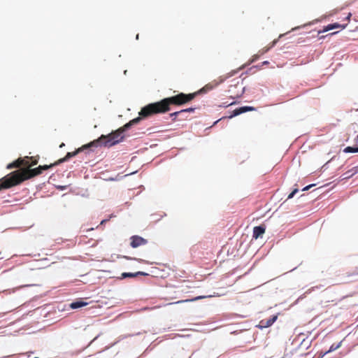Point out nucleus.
Returning a JSON list of instances; mask_svg holds the SVG:
<instances>
[{
	"label": "nucleus",
	"mask_w": 358,
	"mask_h": 358,
	"mask_svg": "<svg viewBox=\"0 0 358 358\" xmlns=\"http://www.w3.org/2000/svg\"><path fill=\"white\" fill-rule=\"evenodd\" d=\"M355 274L358 275V271H357V272H356Z\"/></svg>",
	"instance_id": "obj_33"
},
{
	"label": "nucleus",
	"mask_w": 358,
	"mask_h": 358,
	"mask_svg": "<svg viewBox=\"0 0 358 358\" xmlns=\"http://www.w3.org/2000/svg\"><path fill=\"white\" fill-rule=\"evenodd\" d=\"M278 315H274L268 319H264L260 320L257 327L261 329L271 327L278 319Z\"/></svg>",
	"instance_id": "obj_8"
},
{
	"label": "nucleus",
	"mask_w": 358,
	"mask_h": 358,
	"mask_svg": "<svg viewBox=\"0 0 358 358\" xmlns=\"http://www.w3.org/2000/svg\"><path fill=\"white\" fill-rule=\"evenodd\" d=\"M194 110H195V108H188L186 109L181 110L180 111L172 113L170 114V117L178 116L180 115H185L187 113L194 112Z\"/></svg>",
	"instance_id": "obj_14"
},
{
	"label": "nucleus",
	"mask_w": 358,
	"mask_h": 358,
	"mask_svg": "<svg viewBox=\"0 0 358 358\" xmlns=\"http://www.w3.org/2000/svg\"><path fill=\"white\" fill-rule=\"evenodd\" d=\"M41 173L40 166L35 169H21L2 178L3 185L1 187L8 189Z\"/></svg>",
	"instance_id": "obj_4"
},
{
	"label": "nucleus",
	"mask_w": 358,
	"mask_h": 358,
	"mask_svg": "<svg viewBox=\"0 0 358 358\" xmlns=\"http://www.w3.org/2000/svg\"><path fill=\"white\" fill-rule=\"evenodd\" d=\"M130 241H131L130 245L133 248H136L146 245L148 243V241L146 239L142 238L141 236H137V235L132 236L130 238Z\"/></svg>",
	"instance_id": "obj_7"
},
{
	"label": "nucleus",
	"mask_w": 358,
	"mask_h": 358,
	"mask_svg": "<svg viewBox=\"0 0 358 358\" xmlns=\"http://www.w3.org/2000/svg\"><path fill=\"white\" fill-rule=\"evenodd\" d=\"M265 232V227L264 226L255 227L253 229L252 237L255 239L263 235Z\"/></svg>",
	"instance_id": "obj_11"
},
{
	"label": "nucleus",
	"mask_w": 358,
	"mask_h": 358,
	"mask_svg": "<svg viewBox=\"0 0 358 358\" xmlns=\"http://www.w3.org/2000/svg\"><path fill=\"white\" fill-rule=\"evenodd\" d=\"M358 173V166L353 167L343 174V179H348Z\"/></svg>",
	"instance_id": "obj_13"
},
{
	"label": "nucleus",
	"mask_w": 358,
	"mask_h": 358,
	"mask_svg": "<svg viewBox=\"0 0 358 358\" xmlns=\"http://www.w3.org/2000/svg\"><path fill=\"white\" fill-rule=\"evenodd\" d=\"M236 71H232L227 75L221 76L216 79L209 82L199 91L185 94L178 93L176 95L164 98L159 101L149 103L143 107L140 111V115L144 117H148L153 115L165 113L171 110V106H182L192 101L198 94L206 93L213 90L218 85L224 83L228 78L232 76Z\"/></svg>",
	"instance_id": "obj_2"
},
{
	"label": "nucleus",
	"mask_w": 358,
	"mask_h": 358,
	"mask_svg": "<svg viewBox=\"0 0 358 358\" xmlns=\"http://www.w3.org/2000/svg\"><path fill=\"white\" fill-rule=\"evenodd\" d=\"M139 38V36H138V34L136 35V39H138Z\"/></svg>",
	"instance_id": "obj_32"
},
{
	"label": "nucleus",
	"mask_w": 358,
	"mask_h": 358,
	"mask_svg": "<svg viewBox=\"0 0 358 358\" xmlns=\"http://www.w3.org/2000/svg\"><path fill=\"white\" fill-rule=\"evenodd\" d=\"M258 58H259V55H253V56H252V59H251V60H250V63L254 62H255V61H256Z\"/></svg>",
	"instance_id": "obj_24"
},
{
	"label": "nucleus",
	"mask_w": 358,
	"mask_h": 358,
	"mask_svg": "<svg viewBox=\"0 0 358 358\" xmlns=\"http://www.w3.org/2000/svg\"><path fill=\"white\" fill-rule=\"evenodd\" d=\"M340 27H341L342 29H344L345 27V26H342L338 23L331 24H329L327 27H325L322 31H320L318 33L320 34L322 32H326L329 30L336 29V28H340Z\"/></svg>",
	"instance_id": "obj_12"
},
{
	"label": "nucleus",
	"mask_w": 358,
	"mask_h": 358,
	"mask_svg": "<svg viewBox=\"0 0 358 358\" xmlns=\"http://www.w3.org/2000/svg\"><path fill=\"white\" fill-rule=\"evenodd\" d=\"M357 139H358V135H357Z\"/></svg>",
	"instance_id": "obj_34"
},
{
	"label": "nucleus",
	"mask_w": 358,
	"mask_h": 358,
	"mask_svg": "<svg viewBox=\"0 0 358 358\" xmlns=\"http://www.w3.org/2000/svg\"><path fill=\"white\" fill-rule=\"evenodd\" d=\"M342 342H343V341H341V342H339L338 344H335V343L332 344V345L330 346V348H329V350H327V351L326 352V353H330V352H333V351H335V350H336L337 349L340 348L341 347V345H342Z\"/></svg>",
	"instance_id": "obj_18"
},
{
	"label": "nucleus",
	"mask_w": 358,
	"mask_h": 358,
	"mask_svg": "<svg viewBox=\"0 0 358 358\" xmlns=\"http://www.w3.org/2000/svg\"><path fill=\"white\" fill-rule=\"evenodd\" d=\"M236 71H232L227 75L221 76L216 79L209 82L199 91L185 94L178 93L176 95L164 98L159 101L149 103L143 107L140 111V115L144 117H148L153 115L165 113L171 110V106H182L192 101L198 94L206 93L213 90L218 85L224 83L228 78L232 76Z\"/></svg>",
	"instance_id": "obj_1"
},
{
	"label": "nucleus",
	"mask_w": 358,
	"mask_h": 358,
	"mask_svg": "<svg viewBox=\"0 0 358 358\" xmlns=\"http://www.w3.org/2000/svg\"><path fill=\"white\" fill-rule=\"evenodd\" d=\"M86 305H87V302H84L82 301H78L71 303L70 305V307L73 309H76V308L83 307Z\"/></svg>",
	"instance_id": "obj_17"
},
{
	"label": "nucleus",
	"mask_w": 358,
	"mask_h": 358,
	"mask_svg": "<svg viewBox=\"0 0 358 358\" xmlns=\"http://www.w3.org/2000/svg\"><path fill=\"white\" fill-rule=\"evenodd\" d=\"M315 185L314 184H312V185H308L306 187H305L302 191H306V190H308L311 187L314 186Z\"/></svg>",
	"instance_id": "obj_25"
},
{
	"label": "nucleus",
	"mask_w": 358,
	"mask_h": 358,
	"mask_svg": "<svg viewBox=\"0 0 358 358\" xmlns=\"http://www.w3.org/2000/svg\"><path fill=\"white\" fill-rule=\"evenodd\" d=\"M124 258L127 259H130L131 258L128 257H126L124 256Z\"/></svg>",
	"instance_id": "obj_31"
},
{
	"label": "nucleus",
	"mask_w": 358,
	"mask_h": 358,
	"mask_svg": "<svg viewBox=\"0 0 358 358\" xmlns=\"http://www.w3.org/2000/svg\"><path fill=\"white\" fill-rule=\"evenodd\" d=\"M327 353H326V352H320L319 353V357L318 358H323Z\"/></svg>",
	"instance_id": "obj_26"
},
{
	"label": "nucleus",
	"mask_w": 358,
	"mask_h": 358,
	"mask_svg": "<svg viewBox=\"0 0 358 358\" xmlns=\"http://www.w3.org/2000/svg\"><path fill=\"white\" fill-rule=\"evenodd\" d=\"M139 275H147L148 273L142 272V271H138L136 273H123L122 274V276L123 278H134V277H136Z\"/></svg>",
	"instance_id": "obj_15"
},
{
	"label": "nucleus",
	"mask_w": 358,
	"mask_h": 358,
	"mask_svg": "<svg viewBox=\"0 0 358 358\" xmlns=\"http://www.w3.org/2000/svg\"><path fill=\"white\" fill-rule=\"evenodd\" d=\"M172 117V121H173V122H176V121H177V120H178V119H177L178 116H173V117Z\"/></svg>",
	"instance_id": "obj_28"
},
{
	"label": "nucleus",
	"mask_w": 358,
	"mask_h": 358,
	"mask_svg": "<svg viewBox=\"0 0 358 358\" xmlns=\"http://www.w3.org/2000/svg\"><path fill=\"white\" fill-rule=\"evenodd\" d=\"M30 160H31V162H30V167L37 164V163H38V160L34 159L33 157H29V161Z\"/></svg>",
	"instance_id": "obj_23"
},
{
	"label": "nucleus",
	"mask_w": 358,
	"mask_h": 358,
	"mask_svg": "<svg viewBox=\"0 0 358 358\" xmlns=\"http://www.w3.org/2000/svg\"><path fill=\"white\" fill-rule=\"evenodd\" d=\"M255 110V108L252 106H242V107L235 109L233 112V115H231L230 117L238 115L240 114H242L243 113H246L248 111H253Z\"/></svg>",
	"instance_id": "obj_10"
},
{
	"label": "nucleus",
	"mask_w": 358,
	"mask_h": 358,
	"mask_svg": "<svg viewBox=\"0 0 358 358\" xmlns=\"http://www.w3.org/2000/svg\"><path fill=\"white\" fill-rule=\"evenodd\" d=\"M299 192V189L297 188H295L287 196L288 199H290L294 197L295 194H296Z\"/></svg>",
	"instance_id": "obj_22"
},
{
	"label": "nucleus",
	"mask_w": 358,
	"mask_h": 358,
	"mask_svg": "<svg viewBox=\"0 0 358 358\" xmlns=\"http://www.w3.org/2000/svg\"><path fill=\"white\" fill-rule=\"evenodd\" d=\"M204 298H206V296H199L195 297L193 299L180 300L177 302H175L174 303H181L187 302V301H196V300L204 299Z\"/></svg>",
	"instance_id": "obj_20"
},
{
	"label": "nucleus",
	"mask_w": 358,
	"mask_h": 358,
	"mask_svg": "<svg viewBox=\"0 0 358 358\" xmlns=\"http://www.w3.org/2000/svg\"><path fill=\"white\" fill-rule=\"evenodd\" d=\"M344 152L348 153V152H358V147L354 148L348 146L343 150Z\"/></svg>",
	"instance_id": "obj_19"
},
{
	"label": "nucleus",
	"mask_w": 358,
	"mask_h": 358,
	"mask_svg": "<svg viewBox=\"0 0 358 358\" xmlns=\"http://www.w3.org/2000/svg\"><path fill=\"white\" fill-rule=\"evenodd\" d=\"M59 164H57V162L53 163V164H51L50 165H43V166H40V169H41V171H46L48 169H49L51 167H53L56 165H58Z\"/></svg>",
	"instance_id": "obj_21"
},
{
	"label": "nucleus",
	"mask_w": 358,
	"mask_h": 358,
	"mask_svg": "<svg viewBox=\"0 0 358 358\" xmlns=\"http://www.w3.org/2000/svg\"><path fill=\"white\" fill-rule=\"evenodd\" d=\"M351 15H351V13H349V14H348V17H347V19H348V20H350V18Z\"/></svg>",
	"instance_id": "obj_29"
},
{
	"label": "nucleus",
	"mask_w": 358,
	"mask_h": 358,
	"mask_svg": "<svg viewBox=\"0 0 358 358\" xmlns=\"http://www.w3.org/2000/svg\"><path fill=\"white\" fill-rule=\"evenodd\" d=\"M263 64H268V62H267V61L264 62H263Z\"/></svg>",
	"instance_id": "obj_30"
},
{
	"label": "nucleus",
	"mask_w": 358,
	"mask_h": 358,
	"mask_svg": "<svg viewBox=\"0 0 358 358\" xmlns=\"http://www.w3.org/2000/svg\"><path fill=\"white\" fill-rule=\"evenodd\" d=\"M3 180H2V178H1V179H0V190H2V189H6V187H1V186L3 185Z\"/></svg>",
	"instance_id": "obj_27"
},
{
	"label": "nucleus",
	"mask_w": 358,
	"mask_h": 358,
	"mask_svg": "<svg viewBox=\"0 0 358 358\" xmlns=\"http://www.w3.org/2000/svg\"><path fill=\"white\" fill-rule=\"evenodd\" d=\"M140 117L134 118L129 121L128 123L124 124L122 127L118 129L115 131L111 132L108 135H101L98 139L93 141L92 142L85 145L86 147H98L101 145H103L105 147H111L116 143L120 142L123 139L122 134L127 129H129L131 126L138 124L142 118H145L142 117L139 114Z\"/></svg>",
	"instance_id": "obj_3"
},
{
	"label": "nucleus",
	"mask_w": 358,
	"mask_h": 358,
	"mask_svg": "<svg viewBox=\"0 0 358 358\" xmlns=\"http://www.w3.org/2000/svg\"><path fill=\"white\" fill-rule=\"evenodd\" d=\"M278 42V39H275L271 43H269L267 46L263 48L259 51V55H264L271 48H272Z\"/></svg>",
	"instance_id": "obj_16"
},
{
	"label": "nucleus",
	"mask_w": 358,
	"mask_h": 358,
	"mask_svg": "<svg viewBox=\"0 0 358 358\" xmlns=\"http://www.w3.org/2000/svg\"><path fill=\"white\" fill-rule=\"evenodd\" d=\"M233 82H234V83L230 85L229 87L228 94L231 99H235L241 97L243 94L245 87L243 80H234Z\"/></svg>",
	"instance_id": "obj_5"
},
{
	"label": "nucleus",
	"mask_w": 358,
	"mask_h": 358,
	"mask_svg": "<svg viewBox=\"0 0 358 358\" xmlns=\"http://www.w3.org/2000/svg\"><path fill=\"white\" fill-rule=\"evenodd\" d=\"M20 166H24L27 167L26 169H30V162H29V157H26L23 159L19 158L14 162L9 164L7 166V169H11L13 168H19Z\"/></svg>",
	"instance_id": "obj_6"
},
{
	"label": "nucleus",
	"mask_w": 358,
	"mask_h": 358,
	"mask_svg": "<svg viewBox=\"0 0 358 358\" xmlns=\"http://www.w3.org/2000/svg\"><path fill=\"white\" fill-rule=\"evenodd\" d=\"M90 147H86L85 145H83L82 148H78V150H76V151L74 152H68L66 156L64 157V158H62V159H59L58 161H57V164H61L62 162H64L66 161H67L69 159H70L71 157H74L76 156L78 152H80V151L83 150L85 148H89Z\"/></svg>",
	"instance_id": "obj_9"
}]
</instances>
